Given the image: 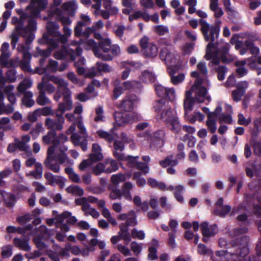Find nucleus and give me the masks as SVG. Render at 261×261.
<instances>
[{
    "mask_svg": "<svg viewBox=\"0 0 261 261\" xmlns=\"http://www.w3.org/2000/svg\"><path fill=\"white\" fill-rule=\"evenodd\" d=\"M11 21L12 23L16 25L10 36L12 48H16L20 36L26 38L27 43L32 42L35 38L33 32L37 28L36 20L31 18L28 13L23 12L20 14L19 18L13 17Z\"/></svg>",
    "mask_w": 261,
    "mask_h": 261,
    "instance_id": "f257e3e1",
    "label": "nucleus"
},
{
    "mask_svg": "<svg viewBox=\"0 0 261 261\" xmlns=\"http://www.w3.org/2000/svg\"><path fill=\"white\" fill-rule=\"evenodd\" d=\"M193 77H196L194 84L191 89L186 92L184 102L185 114L192 110L194 102L202 103L205 99L210 101L209 97L206 96L207 90L205 88L201 87L202 80L199 77V73L198 71H193L191 74Z\"/></svg>",
    "mask_w": 261,
    "mask_h": 261,
    "instance_id": "f03ea898",
    "label": "nucleus"
},
{
    "mask_svg": "<svg viewBox=\"0 0 261 261\" xmlns=\"http://www.w3.org/2000/svg\"><path fill=\"white\" fill-rule=\"evenodd\" d=\"M158 119L171 126L170 129L175 133H178L181 128L176 111L169 106L165 101H156L154 105Z\"/></svg>",
    "mask_w": 261,
    "mask_h": 261,
    "instance_id": "7ed1b4c3",
    "label": "nucleus"
},
{
    "mask_svg": "<svg viewBox=\"0 0 261 261\" xmlns=\"http://www.w3.org/2000/svg\"><path fill=\"white\" fill-rule=\"evenodd\" d=\"M49 81H51L58 86V90L62 92L68 88V83L64 79L55 75L45 74L42 77V81L38 85H42V90L49 94L54 93L55 91V86Z\"/></svg>",
    "mask_w": 261,
    "mask_h": 261,
    "instance_id": "20e7f679",
    "label": "nucleus"
},
{
    "mask_svg": "<svg viewBox=\"0 0 261 261\" xmlns=\"http://www.w3.org/2000/svg\"><path fill=\"white\" fill-rule=\"evenodd\" d=\"M83 39H80L79 41H71L70 45L74 48H70L69 46L63 47L54 54V57L57 60H64L69 57L71 60H75L77 57L82 54L83 49L80 46L83 43Z\"/></svg>",
    "mask_w": 261,
    "mask_h": 261,
    "instance_id": "39448f33",
    "label": "nucleus"
},
{
    "mask_svg": "<svg viewBox=\"0 0 261 261\" xmlns=\"http://www.w3.org/2000/svg\"><path fill=\"white\" fill-rule=\"evenodd\" d=\"M59 25L55 22L49 21L46 24L47 33L43 35V38L48 44L54 47H58L57 38L60 35Z\"/></svg>",
    "mask_w": 261,
    "mask_h": 261,
    "instance_id": "423d86ee",
    "label": "nucleus"
},
{
    "mask_svg": "<svg viewBox=\"0 0 261 261\" xmlns=\"http://www.w3.org/2000/svg\"><path fill=\"white\" fill-rule=\"evenodd\" d=\"M115 122L114 123V127L111 129L113 132L116 129L115 124L118 126H124L127 124L132 123L134 121L139 120L140 116L135 113L126 114L124 113L117 112L114 113Z\"/></svg>",
    "mask_w": 261,
    "mask_h": 261,
    "instance_id": "0eeeda50",
    "label": "nucleus"
},
{
    "mask_svg": "<svg viewBox=\"0 0 261 261\" xmlns=\"http://www.w3.org/2000/svg\"><path fill=\"white\" fill-rule=\"evenodd\" d=\"M199 23L201 25V31L206 41H210L214 43L215 39L218 37L219 29L214 26H210L204 19H200Z\"/></svg>",
    "mask_w": 261,
    "mask_h": 261,
    "instance_id": "6e6552de",
    "label": "nucleus"
},
{
    "mask_svg": "<svg viewBox=\"0 0 261 261\" xmlns=\"http://www.w3.org/2000/svg\"><path fill=\"white\" fill-rule=\"evenodd\" d=\"M140 45L143 54L149 58H154L158 54V47L156 45L150 41L148 37L144 36L140 40Z\"/></svg>",
    "mask_w": 261,
    "mask_h": 261,
    "instance_id": "1a4fd4ad",
    "label": "nucleus"
},
{
    "mask_svg": "<svg viewBox=\"0 0 261 261\" xmlns=\"http://www.w3.org/2000/svg\"><path fill=\"white\" fill-rule=\"evenodd\" d=\"M86 49H92L95 57L103 60V61H111L113 59V57L110 54H103L100 51V49L98 48L97 43L93 39H89L84 41L83 43Z\"/></svg>",
    "mask_w": 261,
    "mask_h": 261,
    "instance_id": "9d476101",
    "label": "nucleus"
},
{
    "mask_svg": "<svg viewBox=\"0 0 261 261\" xmlns=\"http://www.w3.org/2000/svg\"><path fill=\"white\" fill-rule=\"evenodd\" d=\"M154 89L158 96L174 101L176 98L175 90L174 88L166 87L161 84H155Z\"/></svg>",
    "mask_w": 261,
    "mask_h": 261,
    "instance_id": "9b49d317",
    "label": "nucleus"
},
{
    "mask_svg": "<svg viewBox=\"0 0 261 261\" xmlns=\"http://www.w3.org/2000/svg\"><path fill=\"white\" fill-rule=\"evenodd\" d=\"M245 166L246 175L252 178L255 174L261 186V164L255 160L253 162L246 163Z\"/></svg>",
    "mask_w": 261,
    "mask_h": 261,
    "instance_id": "f8f14e48",
    "label": "nucleus"
},
{
    "mask_svg": "<svg viewBox=\"0 0 261 261\" xmlns=\"http://www.w3.org/2000/svg\"><path fill=\"white\" fill-rule=\"evenodd\" d=\"M47 0H32L31 4L27 7V13L33 19L35 20L41 10H43L46 5Z\"/></svg>",
    "mask_w": 261,
    "mask_h": 261,
    "instance_id": "ddd939ff",
    "label": "nucleus"
},
{
    "mask_svg": "<svg viewBox=\"0 0 261 261\" xmlns=\"http://www.w3.org/2000/svg\"><path fill=\"white\" fill-rule=\"evenodd\" d=\"M56 119L47 117L45 120V125L50 130H61L63 128L65 119L62 114H56Z\"/></svg>",
    "mask_w": 261,
    "mask_h": 261,
    "instance_id": "4468645a",
    "label": "nucleus"
},
{
    "mask_svg": "<svg viewBox=\"0 0 261 261\" xmlns=\"http://www.w3.org/2000/svg\"><path fill=\"white\" fill-rule=\"evenodd\" d=\"M63 101L59 103L57 112L63 114L67 111H70L72 108V101L71 98V92L69 88L63 91Z\"/></svg>",
    "mask_w": 261,
    "mask_h": 261,
    "instance_id": "2eb2a0df",
    "label": "nucleus"
},
{
    "mask_svg": "<svg viewBox=\"0 0 261 261\" xmlns=\"http://www.w3.org/2000/svg\"><path fill=\"white\" fill-rule=\"evenodd\" d=\"M55 152V147L54 146H49L47 151V157L44 160V164L48 169L51 170L55 173H59L60 170V167L58 163H53L54 160V154Z\"/></svg>",
    "mask_w": 261,
    "mask_h": 261,
    "instance_id": "dca6fc26",
    "label": "nucleus"
},
{
    "mask_svg": "<svg viewBox=\"0 0 261 261\" xmlns=\"http://www.w3.org/2000/svg\"><path fill=\"white\" fill-rule=\"evenodd\" d=\"M217 45L214 43L210 42L206 46V54L204 56V58L207 60H212L210 64V66L211 65H217L220 63V58H219V51H213V49H216Z\"/></svg>",
    "mask_w": 261,
    "mask_h": 261,
    "instance_id": "f3484780",
    "label": "nucleus"
},
{
    "mask_svg": "<svg viewBox=\"0 0 261 261\" xmlns=\"http://www.w3.org/2000/svg\"><path fill=\"white\" fill-rule=\"evenodd\" d=\"M161 59L166 62L167 64L171 65L177 60L178 56L174 52L170 51L167 47L163 48L160 54Z\"/></svg>",
    "mask_w": 261,
    "mask_h": 261,
    "instance_id": "a211bd4d",
    "label": "nucleus"
},
{
    "mask_svg": "<svg viewBox=\"0 0 261 261\" xmlns=\"http://www.w3.org/2000/svg\"><path fill=\"white\" fill-rule=\"evenodd\" d=\"M216 256H212L213 261H234L237 255L227 250H219L215 252Z\"/></svg>",
    "mask_w": 261,
    "mask_h": 261,
    "instance_id": "6ab92c4d",
    "label": "nucleus"
},
{
    "mask_svg": "<svg viewBox=\"0 0 261 261\" xmlns=\"http://www.w3.org/2000/svg\"><path fill=\"white\" fill-rule=\"evenodd\" d=\"M44 177L48 185L52 186L58 185L61 188L65 186V179L61 176L55 175L50 172H46L44 174Z\"/></svg>",
    "mask_w": 261,
    "mask_h": 261,
    "instance_id": "aec40b11",
    "label": "nucleus"
},
{
    "mask_svg": "<svg viewBox=\"0 0 261 261\" xmlns=\"http://www.w3.org/2000/svg\"><path fill=\"white\" fill-rule=\"evenodd\" d=\"M30 239L26 237L14 238L13 243L14 246L20 250L29 252L31 250L30 245Z\"/></svg>",
    "mask_w": 261,
    "mask_h": 261,
    "instance_id": "412c9836",
    "label": "nucleus"
},
{
    "mask_svg": "<svg viewBox=\"0 0 261 261\" xmlns=\"http://www.w3.org/2000/svg\"><path fill=\"white\" fill-rule=\"evenodd\" d=\"M136 100L135 95H126L122 99L118 108L125 111H131L134 109Z\"/></svg>",
    "mask_w": 261,
    "mask_h": 261,
    "instance_id": "4be33fe9",
    "label": "nucleus"
},
{
    "mask_svg": "<svg viewBox=\"0 0 261 261\" xmlns=\"http://www.w3.org/2000/svg\"><path fill=\"white\" fill-rule=\"evenodd\" d=\"M167 189V191L174 192V197L179 202L181 203L184 202V198L182 194L185 191V188L183 185H179L176 187L170 186Z\"/></svg>",
    "mask_w": 261,
    "mask_h": 261,
    "instance_id": "5701e85b",
    "label": "nucleus"
},
{
    "mask_svg": "<svg viewBox=\"0 0 261 261\" xmlns=\"http://www.w3.org/2000/svg\"><path fill=\"white\" fill-rule=\"evenodd\" d=\"M167 71L170 75L171 82L173 85H177L181 83L184 81L185 78V74L180 73L175 75L176 70L174 67H169Z\"/></svg>",
    "mask_w": 261,
    "mask_h": 261,
    "instance_id": "b1692460",
    "label": "nucleus"
},
{
    "mask_svg": "<svg viewBox=\"0 0 261 261\" xmlns=\"http://www.w3.org/2000/svg\"><path fill=\"white\" fill-rule=\"evenodd\" d=\"M201 228L202 233L204 237L213 236L218 232L217 226L216 224H213L209 227L208 224L206 222L201 223Z\"/></svg>",
    "mask_w": 261,
    "mask_h": 261,
    "instance_id": "393cba45",
    "label": "nucleus"
},
{
    "mask_svg": "<svg viewBox=\"0 0 261 261\" xmlns=\"http://www.w3.org/2000/svg\"><path fill=\"white\" fill-rule=\"evenodd\" d=\"M31 137L28 135L21 137V140L18 138L14 139V142L17 143L18 149L22 151L27 152L30 150V146L28 143L30 141Z\"/></svg>",
    "mask_w": 261,
    "mask_h": 261,
    "instance_id": "a878e982",
    "label": "nucleus"
},
{
    "mask_svg": "<svg viewBox=\"0 0 261 261\" xmlns=\"http://www.w3.org/2000/svg\"><path fill=\"white\" fill-rule=\"evenodd\" d=\"M230 45L228 43H225L220 50L221 55V60L222 62L229 63L232 61L234 59V56L229 54Z\"/></svg>",
    "mask_w": 261,
    "mask_h": 261,
    "instance_id": "bb28decb",
    "label": "nucleus"
},
{
    "mask_svg": "<svg viewBox=\"0 0 261 261\" xmlns=\"http://www.w3.org/2000/svg\"><path fill=\"white\" fill-rule=\"evenodd\" d=\"M92 152L90 154L89 157L94 162H97L103 159V155L102 153L101 147L98 143H95L92 144Z\"/></svg>",
    "mask_w": 261,
    "mask_h": 261,
    "instance_id": "cd10ccee",
    "label": "nucleus"
},
{
    "mask_svg": "<svg viewBox=\"0 0 261 261\" xmlns=\"http://www.w3.org/2000/svg\"><path fill=\"white\" fill-rule=\"evenodd\" d=\"M39 94L36 98V102L40 106H45L51 103V100L46 95L44 90H42V85H37Z\"/></svg>",
    "mask_w": 261,
    "mask_h": 261,
    "instance_id": "c85d7f7f",
    "label": "nucleus"
},
{
    "mask_svg": "<svg viewBox=\"0 0 261 261\" xmlns=\"http://www.w3.org/2000/svg\"><path fill=\"white\" fill-rule=\"evenodd\" d=\"M9 47V43L8 42H4L2 44L1 48L0 62L3 66H7L8 64V59L10 57V54L8 51Z\"/></svg>",
    "mask_w": 261,
    "mask_h": 261,
    "instance_id": "c756f323",
    "label": "nucleus"
},
{
    "mask_svg": "<svg viewBox=\"0 0 261 261\" xmlns=\"http://www.w3.org/2000/svg\"><path fill=\"white\" fill-rule=\"evenodd\" d=\"M42 142L46 145L51 143L54 145H57L59 141L57 137L56 132L54 130H49L47 133L42 137Z\"/></svg>",
    "mask_w": 261,
    "mask_h": 261,
    "instance_id": "7c9ffc66",
    "label": "nucleus"
},
{
    "mask_svg": "<svg viewBox=\"0 0 261 261\" xmlns=\"http://www.w3.org/2000/svg\"><path fill=\"white\" fill-rule=\"evenodd\" d=\"M53 2V4L50 6L48 11V16L44 17L45 20L53 19L54 14L56 13L60 14V11H62L58 7L62 3V0H54ZM58 15H59V14Z\"/></svg>",
    "mask_w": 261,
    "mask_h": 261,
    "instance_id": "2f4dec72",
    "label": "nucleus"
},
{
    "mask_svg": "<svg viewBox=\"0 0 261 261\" xmlns=\"http://www.w3.org/2000/svg\"><path fill=\"white\" fill-rule=\"evenodd\" d=\"M113 155L118 160H124L125 156L122 151L124 149L123 143L120 141H115L114 142Z\"/></svg>",
    "mask_w": 261,
    "mask_h": 261,
    "instance_id": "473e14b6",
    "label": "nucleus"
},
{
    "mask_svg": "<svg viewBox=\"0 0 261 261\" xmlns=\"http://www.w3.org/2000/svg\"><path fill=\"white\" fill-rule=\"evenodd\" d=\"M245 244L242 248H239L237 251V253H234L238 256L235 257V260L234 261H244L248 256H247L249 253V249L246 245V243L248 242V239L245 237Z\"/></svg>",
    "mask_w": 261,
    "mask_h": 261,
    "instance_id": "72a5a7b5",
    "label": "nucleus"
},
{
    "mask_svg": "<svg viewBox=\"0 0 261 261\" xmlns=\"http://www.w3.org/2000/svg\"><path fill=\"white\" fill-rule=\"evenodd\" d=\"M80 20L77 22L75 26V32L76 34H79L80 32L81 27H86L91 23V18L87 14H82L80 15Z\"/></svg>",
    "mask_w": 261,
    "mask_h": 261,
    "instance_id": "f704fd0d",
    "label": "nucleus"
},
{
    "mask_svg": "<svg viewBox=\"0 0 261 261\" xmlns=\"http://www.w3.org/2000/svg\"><path fill=\"white\" fill-rule=\"evenodd\" d=\"M134 185L130 182H126L122 187L121 196H123L124 198L127 200L131 201L132 196L130 191L133 188Z\"/></svg>",
    "mask_w": 261,
    "mask_h": 261,
    "instance_id": "c9c22d12",
    "label": "nucleus"
},
{
    "mask_svg": "<svg viewBox=\"0 0 261 261\" xmlns=\"http://www.w3.org/2000/svg\"><path fill=\"white\" fill-rule=\"evenodd\" d=\"M23 94V97L22 98V103L28 108L33 107L35 103V100L33 99V93L30 91H28Z\"/></svg>",
    "mask_w": 261,
    "mask_h": 261,
    "instance_id": "e433bc0d",
    "label": "nucleus"
},
{
    "mask_svg": "<svg viewBox=\"0 0 261 261\" xmlns=\"http://www.w3.org/2000/svg\"><path fill=\"white\" fill-rule=\"evenodd\" d=\"M98 46L102 54H109L108 53L111 47V41L109 38L101 39L98 44Z\"/></svg>",
    "mask_w": 261,
    "mask_h": 261,
    "instance_id": "4c0bfd02",
    "label": "nucleus"
},
{
    "mask_svg": "<svg viewBox=\"0 0 261 261\" xmlns=\"http://www.w3.org/2000/svg\"><path fill=\"white\" fill-rule=\"evenodd\" d=\"M63 32V34H61L60 32V35L58 36L57 40L58 41V45L59 42L63 44H65L68 41V38L71 35V30L68 26L64 27Z\"/></svg>",
    "mask_w": 261,
    "mask_h": 261,
    "instance_id": "58836bf2",
    "label": "nucleus"
},
{
    "mask_svg": "<svg viewBox=\"0 0 261 261\" xmlns=\"http://www.w3.org/2000/svg\"><path fill=\"white\" fill-rule=\"evenodd\" d=\"M33 82L31 79H24L18 85L17 89L19 93H23L32 86Z\"/></svg>",
    "mask_w": 261,
    "mask_h": 261,
    "instance_id": "ea45409f",
    "label": "nucleus"
},
{
    "mask_svg": "<svg viewBox=\"0 0 261 261\" xmlns=\"http://www.w3.org/2000/svg\"><path fill=\"white\" fill-rule=\"evenodd\" d=\"M105 163L107 169V173H110L112 172L116 171L118 169L117 162L112 159H107L105 160Z\"/></svg>",
    "mask_w": 261,
    "mask_h": 261,
    "instance_id": "a19ab883",
    "label": "nucleus"
},
{
    "mask_svg": "<svg viewBox=\"0 0 261 261\" xmlns=\"http://www.w3.org/2000/svg\"><path fill=\"white\" fill-rule=\"evenodd\" d=\"M231 209V208L230 205H224L221 206V209L216 208L213 211V214L220 217H225L230 212Z\"/></svg>",
    "mask_w": 261,
    "mask_h": 261,
    "instance_id": "79ce46f5",
    "label": "nucleus"
},
{
    "mask_svg": "<svg viewBox=\"0 0 261 261\" xmlns=\"http://www.w3.org/2000/svg\"><path fill=\"white\" fill-rule=\"evenodd\" d=\"M31 59L30 54H25L24 57H23L22 60L20 63V66L24 71L30 72L31 71L30 62Z\"/></svg>",
    "mask_w": 261,
    "mask_h": 261,
    "instance_id": "37998d69",
    "label": "nucleus"
},
{
    "mask_svg": "<svg viewBox=\"0 0 261 261\" xmlns=\"http://www.w3.org/2000/svg\"><path fill=\"white\" fill-rule=\"evenodd\" d=\"M67 193L77 196H82L84 194V190L78 185H72L66 189Z\"/></svg>",
    "mask_w": 261,
    "mask_h": 261,
    "instance_id": "c03bdc74",
    "label": "nucleus"
},
{
    "mask_svg": "<svg viewBox=\"0 0 261 261\" xmlns=\"http://www.w3.org/2000/svg\"><path fill=\"white\" fill-rule=\"evenodd\" d=\"M65 173L68 174L69 179L73 182L80 183L81 178L80 175L75 173L72 168L68 167L65 169Z\"/></svg>",
    "mask_w": 261,
    "mask_h": 261,
    "instance_id": "a18cd8bd",
    "label": "nucleus"
},
{
    "mask_svg": "<svg viewBox=\"0 0 261 261\" xmlns=\"http://www.w3.org/2000/svg\"><path fill=\"white\" fill-rule=\"evenodd\" d=\"M111 133H113V132L111 130ZM96 134L99 137L105 139L106 141L109 143H111L115 139V137L112 133H110L102 129L98 130L96 132Z\"/></svg>",
    "mask_w": 261,
    "mask_h": 261,
    "instance_id": "49530a36",
    "label": "nucleus"
},
{
    "mask_svg": "<svg viewBox=\"0 0 261 261\" xmlns=\"http://www.w3.org/2000/svg\"><path fill=\"white\" fill-rule=\"evenodd\" d=\"M83 211L85 216L91 215L93 218L96 219L99 216V213L89 204L84 205Z\"/></svg>",
    "mask_w": 261,
    "mask_h": 261,
    "instance_id": "de8ad7c7",
    "label": "nucleus"
},
{
    "mask_svg": "<svg viewBox=\"0 0 261 261\" xmlns=\"http://www.w3.org/2000/svg\"><path fill=\"white\" fill-rule=\"evenodd\" d=\"M14 111V105L12 104L5 105L2 103L0 105V115L10 114Z\"/></svg>",
    "mask_w": 261,
    "mask_h": 261,
    "instance_id": "09e8293b",
    "label": "nucleus"
},
{
    "mask_svg": "<svg viewBox=\"0 0 261 261\" xmlns=\"http://www.w3.org/2000/svg\"><path fill=\"white\" fill-rule=\"evenodd\" d=\"M58 13L54 14L53 18L58 20H60L64 27L69 25L71 23V20L68 17L64 16L63 15L62 11H60L59 16H58Z\"/></svg>",
    "mask_w": 261,
    "mask_h": 261,
    "instance_id": "8fccbe9b",
    "label": "nucleus"
},
{
    "mask_svg": "<svg viewBox=\"0 0 261 261\" xmlns=\"http://www.w3.org/2000/svg\"><path fill=\"white\" fill-rule=\"evenodd\" d=\"M71 213L68 211H65L60 215H57L54 217L55 220V224L56 227H59V225L62 224L65 219L67 218Z\"/></svg>",
    "mask_w": 261,
    "mask_h": 261,
    "instance_id": "3c124183",
    "label": "nucleus"
},
{
    "mask_svg": "<svg viewBox=\"0 0 261 261\" xmlns=\"http://www.w3.org/2000/svg\"><path fill=\"white\" fill-rule=\"evenodd\" d=\"M206 124L211 133L213 134L216 132L217 129L216 123L214 118L212 117V114L208 115V119L206 121Z\"/></svg>",
    "mask_w": 261,
    "mask_h": 261,
    "instance_id": "603ef678",
    "label": "nucleus"
},
{
    "mask_svg": "<svg viewBox=\"0 0 261 261\" xmlns=\"http://www.w3.org/2000/svg\"><path fill=\"white\" fill-rule=\"evenodd\" d=\"M96 116L94 118V121L96 122L104 121V112L103 107L101 106H99L95 108Z\"/></svg>",
    "mask_w": 261,
    "mask_h": 261,
    "instance_id": "864d4df0",
    "label": "nucleus"
},
{
    "mask_svg": "<svg viewBox=\"0 0 261 261\" xmlns=\"http://www.w3.org/2000/svg\"><path fill=\"white\" fill-rule=\"evenodd\" d=\"M140 80L144 82H154L155 80V76L152 72L144 71L140 76Z\"/></svg>",
    "mask_w": 261,
    "mask_h": 261,
    "instance_id": "5fc2aeb1",
    "label": "nucleus"
},
{
    "mask_svg": "<svg viewBox=\"0 0 261 261\" xmlns=\"http://www.w3.org/2000/svg\"><path fill=\"white\" fill-rule=\"evenodd\" d=\"M133 179L136 180L137 185L139 187H144L146 183L145 179L142 177L141 172L139 171L134 173Z\"/></svg>",
    "mask_w": 261,
    "mask_h": 261,
    "instance_id": "6e6d98bb",
    "label": "nucleus"
},
{
    "mask_svg": "<svg viewBox=\"0 0 261 261\" xmlns=\"http://www.w3.org/2000/svg\"><path fill=\"white\" fill-rule=\"evenodd\" d=\"M10 119L8 117H3L0 120V129L9 130L13 128V126L10 123Z\"/></svg>",
    "mask_w": 261,
    "mask_h": 261,
    "instance_id": "4d7b16f0",
    "label": "nucleus"
},
{
    "mask_svg": "<svg viewBox=\"0 0 261 261\" xmlns=\"http://www.w3.org/2000/svg\"><path fill=\"white\" fill-rule=\"evenodd\" d=\"M84 27H81L80 32L79 34H76L75 27L74 29V34L75 36L77 37H84L85 38H88L91 34V29L90 27H86L85 29H83Z\"/></svg>",
    "mask_w": 261,
    "mask_h": 261,
    "instance_id": "13d9d810",
    "label": "nucleus"
},
{
    "mask_svg": "<svg viewBox=\"0 0 261 261\" xmlns=\"http://www.w3.org/2000/svg\"><path fill=\"white\" fill-rule=\"evenodd\" d=\"M12 173V170L10 168H6L0 172V187H4L6 185L4 178H7Z\"/></svg>",
    "mask_w": 261,
    "mask_h": 261,
    "instance_id": "bf43d9fd",
    "label": "nucleus"
},
{
    "mask_svg": "<svg viewBox=\"0 0 261 261\" xmlns=\"http://www.w3.org/2000/svg\"><path fill=\"white\" fill-rule=\"evenodd\" d=\"M160 165L163 168H166L169 166H175L178 164L176 160H172L171 157L168 156L164 160L160 161Z\"/></svg>",
    "mask_w": 261,
    "mask_h": 261,
    "instance_id": "052dcab7",
    "label": "nucleus"
},
{
    "mask_svg": "<svg viewBox=\"0 0 261 261\" xmlns=\"http://www.w3.org/2000/svg\"><path fill=\"white\" fill-rule=\"evenodd\" d=\"M136 218L137 216L135 212L133 211H132L128 213V216L125 223L128 226H135L137 224Z\"/></svg>",
    "mask_w": 261,
    "mask_h": 261,
    "instance_id": "680f3d73",
    "label": "nucleus"
},
{
    "mask_svg": "<svg viewBox=\"0 0 261 261\" xmlns=\"http://www.w3.org/2000/svg\"><path fill=\"white\" fill-rule=\"evenodd\" d=\"M43 129L44 128L42 124L40 123H37L35 127L31 129L30 134L32 136L33 139H36Z\"/></svg>",
    "mask_w": 261,
    "mask_h": 261,
    "instance_id": "e2e57ef3",
    "label": "nucleus"
},
{
    "mask_svg": "<svg viewBox=\"0 0 261 261\" xmlns=\"http://www.w3.org/2000/svg\"><path fill=\"white\" fill-rule=\"evenodd\" d=\"M96 66L99 73L101 72H110L112 70V67L107 63L98 62L96 63Z\"/></svg>",
    "mask_w": 261,
    "mask_h": 261,
    "instance_id": "0e129e2a",
    "label": "nucleus"
},
{
    "mask_svg": "<svg viewBox=\"0 0 261 261\" xmlns=\"http://www.w3.org/2000/svg\"><path fill=\"white\" fill-rule=\"evenodd\" d=\"M4 200L8 206L12 207L16 202L15 196L10 193L5 194L4 196Z\"/></svg>",
    "mask_w": 261,
    "mask_h": 261,
    "instance_id": "69168bd1",
    "label": "nucleus"
},
{
    "mask_svg": "<svg viewBox=\"0 0 261 261\" xmlns=\"http://www.w3.org/2000/svg\"><path fill=\"white\" fill-rule=\"evenodd\" d=\"M126 180L125 176L121 173L114 174L111 177V181L114 185H118Z\"/></svg>",
    "mask_w": 261,
    "mask_h": 261,
    "instance_id": "338daca9",
    "label": "nucleus"
},
{
    "mask_svg": "<svg viewBox=\"0 0 261 261\" xmlns=\"http://www.w3.org/2000/svg\"><path fill=\"white\" fill-rule=\"evenodd\" d=\"M154 31L159 35L162 36L169 32L168 28L163 25H156L153 27Z\"/></svg>",
    "mask_w": 261,
    "mask_h": 261,
    "instance_id": "774afa93",
    "label": "nucleus"
}]
</instances>
